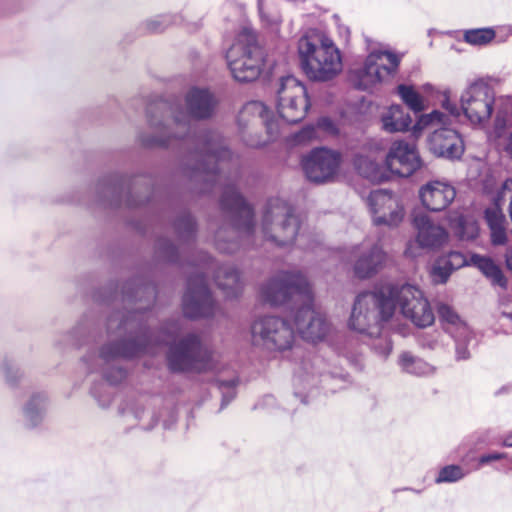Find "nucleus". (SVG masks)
Segmentation results:
<instances>
[{"label": "nucleus", "instance_id": "09e8293b", "mask_svg": "<svg viewBox=\"0 0 512 512\" xmlns=\"http://www.w3.org/2000/svg\"><path fill=\"white\" fill-rule=\"evenodd\" d=\"M2 372L6 381L11 385L15 384L22 376L20 369L13 363H5Z\"/></svg>", "mask_w": 512, "mask_h": 512}, {"label": "nucleus", "instance_id": "4d7b16f0", "mask_svg": "<svg viewBox=\"0 0 512 512\" xmlns=\"http://www.w3.org/2000/svg\"><path fill=\"white\" fill-rule=\"evenodd\" d=\"M183 224L188 234H192L195 230V222L191 216H186L183 219Z\"/></svg>", "mask_w": 512, "mask_h": 512}, {"label": "nucleus", "instance_id": "2eb2a0df", "mask_svg": "<svg viewBox=\"0 0 512 512\" xmlns=\"http://www.w3.org/2000/svg\"><path fill=\"white\" fill-rule=\"evenodd\" d=\"M341 155L327 148L314 149L302 162L306 177L315 183L334 180L338 175Z\"/></svg>", "mask_w": 512, "mask_h": 512}, {"label": "nucleus", "instance_id": "a19ab883", "mask_svg": "<svg viewBox=\"0 0 512 512\" xmlns=\"http://www.w3.org/2000/svg\"><path fill=\"white\" fill-rule=\"evenodd\" d=\"M492 200L497 208H501L506 200L509 201V215L512 220V178L504 181L497 193L492 197Z\"/></svg>", "mask_w": 512, "mask_h": 512}, {"label": "nucleus", "instance_id": "338daca9", "mask_svg": "<svg viewBox=\"0 0 512 512\" xmlns=\"http://www.w3.org/2000/svg\"><path fill=\"white\" fill-rule=\"evenodd\" d=\"M510 33L512 34V27L510 28Z\"/></svg>", "mask_w": 512, "mask_h": 512}, {"label": "nucleus", "instance_id": "c9c22d12", "mask_svg": "<svg viewBox=\"0 0 512 512\" xmlns=\"http://www.w3.org/2000/svg\"><path fill=\"white\" fill-rule=\"evenodd\" d=\"M355 167L360 175L372 182H381L384 179L380 165L367 156H358L355 159Z\"/></svg>", "mask_w": 512, "mask_h": 512}, {"label": "nucleus", "instance_id": "37998d69", "mask_svg": "<svg viewBox=\"0 0 512 512\" xmlns=\"http://www.w3.org/2000/svg\"><path fill=\"white\" fill-rule=\"evenodd\" d=\"M465 472L460 466L449 465L442 468L436 478V483H452L462 479Z\"/></svg>", "mask_w": 512, "mask_h": 512}, {"label": "nucleus", "instance_id": "a18cd8bd", "mask_svg": "<svg viewBox=\"0 0 512 512\" xmlns=\"http://www.w3.org/2000/svg\"><path fill=\"white\" fill-rule=\"evenodd\" d=\"M439 94L441 95L442 99H441V107L448 113L447 116L450 117H454L456 119H458L462 114H463V110L460 107H458V105L454 102H452L450 100V90L449 89H445L441 92H439Z\"/></svg>", "mask_w": 512, "mask_h": 512}, {"label": "nucleus", "instance_id": "b1692460", "mask_svg": "<svg viewBox=\"0 0 512 512\" xmlns=\"http://www.w3.org/2000/svg\"><path fill=\"white\" fill-rule=\"evenodd\" d=\"M252 119H260L266 126L267 133L271 139L276 138L280 133V123L278 120L270 119L266 105L260 101H250L244 105L238 116L240 126Z\"/></svg>", "mask_w": 512, "mask_h": 512}, {"label": "nucleus", "instance_id": "864d4df0", "mask_svg": "<svg viewBox=\"0 0 512 512\" xmlns=\"http://www.w3.org/2000/svg\"><path fill=\"white\" fill-rule=\"evenodd\" d=\"M508 131V129L506 130ZM497 141L504 151L512 158V131L507 135V132L501 138H492Z\"/></svg>", "mask_w": 512, "mask_h": 512}, {"label": "nucleus", "instance_id": "0eeeda50", "mask_svg": "<svg viewBox=\"0 0 512 512\" xmlns=\"http://www.w3.org/2000/svg\"><path fill=\"white\" fill-rule=\"evenodd\" d=\"M226 61L238 82H251L260 76L267 59L251 28L243 27L237 34L226 52Z\"/></svg>", "mask_w": 512, "mask_h": 512}, {"label": "nucleus", "instance_id": "20e7f679", "mask_svg": "<svg viewBox=\"0 0 512 512\" xmlns=\"http://www.w3.org/2000/svg\"><path fill=\"white\" fill-rule=\"evenodd\" d=\"M460 103L464 116L474 125L486 123L496 110L490 138H501L511 127L512 98H497L494 88L482 80L473 82L462 92Z\"/></svg>", "mask_w": 512, "mask_h": 512}, {"label": "nucleus", "instance_id": "de8ad7c7", "mask_svg": "<svg viewBox=\"0 0 512 512\" xmlns=\"http://www.w3.org/2000/svg\"><path fill=\"white\" fill-rule=\"evenodd\" d=\"M470 335L471 333L466 337L464 335H460V333L452 335L456 341V358L458 360H465L469 358L470 354L466 344L470 339Z\"/></svg>", "mask_w": 512, "mask_h": 512}, {"label": "nucleus", "instance_id": "cd10ccee", "mask_svg": "<svg viewBox=\"0 0 512 512\" xmlns=\"http://www.w3.org/2000/svg\"><path fill=\"white\" fill-rule=\"evenodd\" d=\"M47 397L43 393L33 394L23 408V416L27 427H35L44 418L47 409Z\"/></svg>", "mask_w": 512, "mask_h": 512}, {"label": "nucleus", "instance_id": "f8f14e48", "mask_svg": "<svg viewBox=\"0 0 512 512\" xmlns=\"http://www.w3.org/2000/svg\"><path fill=\"white\" fill-rule=\"evenodd\" d=\"M309 106L304 84L294 76L281 78L276 103L279 117L289 124L300 122L305 118Z\"/></svg>", "mask_w": 512, "mask_h": 512}, {"label": "nucleus", "instance_id": "bb28decb", "mask_svg": "<svg viewBox=\"0 0 512 512\" xmlns=\"http://www.w3.org/2000/svg\"><path fill=\"white\" fill-rule=\"evenodd\" d=\"M471 265L477 267L494 286L502 289L507 288V278L501 268L489 257L473 254L471 256Z\"/></svg>", "mask_w": 512, "mask_h": 512}, {"label": "nucleus", "instance_id": "13d9d810", "mask_svg": "<svg viewBox=\"0 0 512 512\" xmlns=\"http://www.w3.org/2000/svg\"><path fill=\"white\" fill-rule=\"evenodd\" d=\"M413 245H414V243L410 242L407 246L405 253L411 257H416L418 255V253L414 250Z\"/></svg>", "mask_w": 512, "mask_h": 512}, {"label": "nucleus", "instance_id": "4468645a", "mask_svg": "<svg viewBox=\"0 0 512 512\" xmlns=\"http://www.w3.org/2000/svg\"><path fill=\"white\" fill-rule=\"evenodd\" d=\"M349 259L353 263L354 275L359 279H368L384 268L388 256L378 241L365 239L351 247Z\"/></svg>", "mask_w": 512, "mask_h": 512}, {"label": "nucleus", "instance_id": "72a5a7b5", "mask_svg": "<svg viewBox=\"0 0 512 512\" xmlns=\"http://www.w3.org/2000/svg\"><path fill=\"white\" fill-rule=\"evenodd\" d=\"M486 220L491 231V241L493 245H504L507 241L505 219L503 215L496 210L486 211Z\"/></svg>", "mask_w": 512, "mask_h": 512}, {"label": "nucleus", "instance_id": "f704fd0d", "mask_svg": "<svg viewBox=\"0 0 512 512\" xmlns=\"http://www.w3.org/2000/svg\"><path fill=\"white\" fill-rule=\"evenodd\" d=\"M397 94L411 111L419 113L426 109L425 99L413 86L400 84L397 87Z\"/></svg>", "mask_w": 512, "mask_h": 512}, {"label": "nucleus", "instance_id": "e2e57ef3", "mask_svg": "<svg viewBox=\"0 0 512 512\" xmlns=\"http://www.w3.org/2000/svg\"><path fill=\"white\" fill-rule=\"evenodd\" d=\"M423 89H424L425 92H433V90H434V88H433V86L431 84H425L423 86Z\"/></svg>", "mask_w": 512, "mask_h": 512}, {"label": "nucleus", "instance_id": "39448f33", "mask_svg": "<svg viewBox=\"0 0 512 512\" xmlns=\"http://www.w3.org/2000/svg\"><path fill=\"white\" fill-rule=\"evenodd\" d=\"M217 106L214 94L206 88L192 87L185 95V110L180 107H171L172 119L163 123L150 116L149 122L155 130V136L147 144L167 145L172 138H182L190 130L191 120H204L210 118Z\"/></svg>", "mask_w": 512, "mask_h": 512}, {"label": "nucleus", "instance_id": "052dcab7", "mask_svg": "<svg viewBox=\"0 0 512 512\" xmlns=\"http://www.w3.org/2000/svg\"><path fill=\"white\" fill-rule=\"evenodd\" d=\"M502 445L506 447H512V432L503 438Z\"/></svg>", "mask_w": 512, "mask_h": 512}, {"label": "nucleus", "instance_id": "5fc2aeb1", "mask_svg": "<svg viewBox=\"0 0 512 512\" xmlns=\"http://www.w3.org/2000/svg\"><path fill=\"white\" fill-rule=\"evenodd\" d=\"M216 247L221 252L232 253L237 249V244L234 242L229 245L225 244L222 240V232L219 231L216 235Z\"/></svg>", "mask_w": 512, "mask_h": 512}, {"label": "nucleus", "instance_id": "69168bd1", "mask_svg": "<svg viewBox=\"0 0 512 512\" xmlns=\"http://www.w3.org/2000/svg\"><path fill=\"white\" fill-rule=\"evenodd\" d=\"M248 144H249L250 146H257V145H259V143H254V142H249Z\"/></svg>", "mask_w": 512, "mask_h": 512}, {"label": "nucleus", "instance_id": "5701e85b", "mask_svg": "<svg viewBox=\"0 0 512 512\" xmlns=\"http://www.w3.org/2000/svg\"><path fill=\"white\" fill-rule=\"evenodd\" d=\"M455 197V187L444 180L429 181L419 189V198L422 205L435 212L446 209Z\"/></svg>", "mask_w": 512, "mask_h": 512}, {"label": "nucleus", "instance_id": "dca6fc26", "mask_svg": "<svg viewBox=\"0 0 512 512\" xmlns=\"http://www.w3.org/2000/svg\"><path fill=\"white\" fill-rule=\"evenodd\" d=\"M385 166L392 174L409 177L421 168L422 160L415 144L396 140L388 149Z\"/></svg>", "mask_w": 512, "mask_h": 512}, {"label": "nucleus", "instance_id": "e433bc0d", "mask_svg": "<svg viewBox=\"0 0 512 512\" xmlns=\"http://www.w3.org/2000/svg\"><path fill=\"white\" fill-rule=\"evenodd\" d=\"M448 124L449 116H447V114L439 110H433L432 112L422 114L417 118L416 123L413 126V131L417 134L427 128H434L437 126L444 127Z\"/></svg>", "mask_w": 512, "mask_h": 512}, {"label": "nucleus", "instance_id": "ea45409f", "mask_svg": "<svg viewBox=\"0 0 512 512\" xmlns=\"http://www.w3.org/2000/svg\"><path fill=\"white\" fill-rule=\"evenodd\" d=\"M495 37V31L491 28H479L467 30L464 39L467 43L477 46L486 45Z\"/></svg>", "mask_w": 512, "mask_h": 512}, {"label": "nucleus", "instance_id": "7c9ffc66", "mask_svg": "<svg viewBox=\"0 0 512 512\" xmlns=\"http://www.w3.org/2000/svg\"><path fill=\"white\" fill-rule=\"evenodd\" d=\"M437 308L440 320L447 325L446 329L451 335L460 333V335H464L466 337L470 334V330L466 323L459 317L451 306L440 303Z\"/></svg>", "mask_w": 512, "mask_h": 512}, {"label": "nucleus", "instance_id": "c03bdc74", "mask_svg": "<svg viewBox=\"0 0 512 512\" xmlns=\"http://www.w3.org/2000/svg\"><path fill=\"white\" fill-rule=\"evenodd\" d=\"M173 23H176L175 16L170 14L157 15L146 22V27L151 32H161Z\"/></svg>", "mask_w": 512, "mask_h": 512}, {"label": "nucleus", "instance_id": "c85d7f7f", "mask_svg": "<svg viewBox=\"0 0 512 512\" xmlns=\"http://www.w3.org/2000/svg\"><path fill=\"white\" fill-rule=\"evenodd\" d=\"M215 282L228 297H235L242 288L238 271L230 265L222 266L215 274Z\"/></svg>", "mask_w": 512, "mask_h": 512}, {"label": "nucleus", "instance_id": "393cba45", "mask_svg": "<svg viewBox=\"0 0 512 512\" xmlns=\"http://www.w3.org/2000/svg\"><path fill=\"white\" fill-rule=\"evenodd\" d=\"M381 129L387 133L405 132L410 128L412 119L400 105H391L380 116Z\"/></svg>", "mask_w": 512, "mask_h": 512}, {"label": "nucleus", "instance_id": "2f4dec72", "mask_svg": "<svg viewBox=\"0 0 512 512\" xmlns=\"http://www.w3.org/2000/svg\"><path fill=\"white\" fill-rule=\"evenodd\" d=\"M450 227L461 241H472L479 234V226L475 219L468 216L451 218Z\"/></svg>", "mask_w": 512, "mask_h": 512}, {"label": "nucleus", "instance_id": "0e129e2a", "mask_svg": "<svg viewBox=\"0 0 512 512\" xmlns=\"http://www.w3.org/2000/svg\"><path fill=\"white\" fill-rule=\"evenodd\" d=\"M114 325V319H110L109 322H108V328L111 329Z\"/></svg>", "mask_w": 512, "mask_h": 512}, {"label": "nucleus", "instance_id": "f257e3e1", "mask_svg": "<svg viewBox=\"0 0 512 512\" xmlns=\"http://www.w3.org/2000/svg\"><path fill=\"white\" fill-rule=\"evenodd\" d=\"M261 297L271 305H282L291 301V318L304 340L317 343L330 333L329 322L313 307L310 284L301 273L276 274L261 287Z\"/></svg>", "mask_w": 512, "mask_h": 512}, {"label": "nucleus", "instance_id": "4c0bfd02", "mask_svg": "<svg viewBox=\"0 0 512 512\" xmlns=\"http://www.w3.org/2000/svg\"><path fill=\"white\" fill-rule=\"evenodd\" d=\"M258 9L263 26L275 35H279L281 16L275 9L268 6L265 0H258Z\"/></svg>", "mask_w": 512, "mask_h": 512}, {"label": "nucleus", "instance_id": "79ce46f5", "mask_svg": "<svg viewBox=\"0 0 512 512\" xmlns=\"http://www.w3.org/2000/svg\"><path fill=\"white\" fill-rule=\"evenodd\" d=\"M452 272V268L441 256L433 264L430 274L434 283L443 284L449 279Z\"/></svg>", "mask_w": 512, "mask_h": 512}, {"label": "nucleus", "instance_id": "f03ea898", "mask_svg": "<svg viewBox=\"0 0 512 512\" xmlns=\"http://www.w3.org/2000/svg\"><path fill=\"white\" fill-rule=\"evenodd\" d=\"M393 316V304L388 294L364 292L354 302L348 326L351 330L373 338L372 348L386 358L392 351V342L386 328Z\"/></svg>", "mask_w": 512, "mask_h": 512}, {"label": "nucleus", "instance_id": "6e6552de", "mask_svg": "<svg viewBox=\"0 0 512 512\" xmlns=\"http://www.w3.org/2000/svg\"><path fill=\"white\" fill-rule=\"evenodd\" d=\"M299 228V219L286 201L280 198L268 201L261 222V233L266 241L279 247L291 245L297 236L302 241Z\"/></svg>", "mask_w": 512, "mask_h": 512}, {"label": "nucleus", "instance_id": "49530a36", "mask_svg": "<svg viewBox=\"0 0 512 512\" xmlns=\"http://www.w3.org/2000/svg\"><path fill=\"white\" fill-rule=\"evenodd\" d=\"M452 270L460 269L466 265H471V259L468 258L461 252L451 251L447 255L442 256Z\"/></svg>", "mask_w": 512, "mask_h": 512}, {"label": "nucleus", "instance_id": "58836bf2", "mask_svg": "<svg viewBox=\"0 0 512 512\" xmlns=\"http://www.w3.org/2000/svg\"><path fill=\"white\" fill-rule=\"evenodd\" d=\"M318 130L335 133L336 127L332 120L327 117L320 118L317 122V126H306L296 136L298 142H306L313 140L318 137Z\"/></svg>", "mask_w": 512, "mask_h": 512}, {"label": "nucleus", "instance_id": "aec40b11", "mask_svg": "<svg viewBox=\"0 0 512 512\" xmlns=\"http://www.w3.org/2000/svg\"><path fill=\"white\" fill-rule=\"evenodd\" d=\"M221 205L224 210L233 215L238 231L247 235L254 231L252 208L246 203L234 185L225 188Z\"/></svg>", "mask_w": 512, "mask_h": 512}, {"label": "nucleus", "instance_id": "680f3d73", "mask_svg": "<svg viewBox=\"0 0 512 512\" xmlns=\"http://www.w3.org/2000/svg\"><path fill=\"white\" fill-rule=\"evenodd\" d=\"M130 325L129 318H126L122 320L119 324V329H127V327Z\"/></svg>", "mask_w": 512, "mask_h": 512}, {"label": "nucleus", "instance_id": "f3484780", "mask_svg": "<svg viewBox=\"0 0 512 512\" xmlns=\"http://www.w3.org/2000/svg\"><path fill=\"white\" fill-rule=\"evenodd\" d=\"M368 205L375 225L398 226L404 217V209L391 192L378 189L370 193Z\"/></svg>", "mask_w": 512, "mask_h": 512}, {"label": "nucleus", "instance_id": "3c124183", "mask_svg": "<svg viewBox=\"0 0 512 512\" xmlns=\"http://www.w3.org/2000/svg\"><path fill=\"white\" fill-rule=\"evenodd\" d=\"M219 388L223 394V405H226L235 397V380L221 381Z\"/></svg>", "mask_w": 512, "mask_h": 512}, {"label": "nucleus", "instance_id": "9d476101", "mask_svg": "<svg viewBox=\"0 0 512 512\" xmlns=\"http://www.w3.org/2000/svg\"><path fill=\"white\" fill-rule=\"evenodd\" d=\"M400 56L390 51H372L363 66L350 72L352 84L360 90H370L382 83L398 69Z\"/></svg>", "mask_w": 512, "mask_h": 512}, {"label": "nucleus", "instance_id": "a211bd4d", "mask_svg": "<svg viewBox=\"0 0 512 512\" xmlns=\"http://www.w3.org/2000/svg\"><path fill=\"white\" fill-rule=\"evenodd\" d=\"M214 302L202 275L191 277L183 297V311L189 318L208 317L213 314Z\"/></svg>", "mask_w": 512, "mask_h": 512}, {"label": "nucleus", "instance_id": "9b49d317", "mask_svg": "<svg viewBox=\"0 0 512 512\" xmlns=\"http://www.w3.org/2000/svg\"><path fill=\"white\" fill-rule=\"evenodd\" d=\"M251 338L255 345L270 351L282 352L292 348L295 334L286 320L275 316H265L252 323Z\"/></svg>", "mask_w": 512, "mask_h": 512}, {"label": "nucleus", "instance_id": "8fccbe9b", "mask_svg": "<svg viewBox=\"0 0 512 512\" xmlns=\"http://www.w3.org/2000/svg\"><path fill=\"white\" fill-rule=\"evenodd\" d=\"M102 373L104 377L111 384H117L121 382L126 377V371L120 367H111L110 370L103 369Z\"/></svg>", "mask_w": 512, "mask_h": 512}, {"label": "nucleus", "instance_id": "4be33fe9", "mask_svg": "<svg viewBox=\"0 0 512 512\" xmlns=\"http://www.w3.org/2000/svg\"><path fill=\"white\" fill-rule=\"evenodd\" d=\"M413 226L417 231L415 243L419 248L437 250L448 242V232L424 213L414 215Z\"/></svg>", "mask_w": 512, "mask_h": 512}, {"label": "nucleus", "instance_id": "603ef678", "mask_svg": "<svg viewBox=\"0 0 512 512\" xmlns=\"http://www.w3.org/2000/svg\"><path fill=\"white\" fill-rule=\"evenodd\" d=\"M501 315L512 322V298L503 296L499 302Z\"/></svg>", "mask_w": 512, "mask_h": 512}, {"label": "nucleus", "instance_id": "ddd939ff", "mask_svg": "<svg viewBox=\"0 0 512 512\" xmlns=\"http://www.w3.org/2000/svg\"><path fill=\"white\" fill-rule=\"evenodd\" d=\"M198 165L196 175L205 181H219L221 172L231 158V152L223 145L218 135H205L201 139V147L196 151Z\"/></svg>", "mask_w": 512, "mask_h": 512}, {"label": "nucleus", "instance_id": "423d86ee", "mask_svg": "<svg viewBox=\"0 0 512 512\" xmlns=\"http://www.w3.org/2000/svg\"><path fill=\"white\" fill-rule=\"evenodd\" d=\"M177 333V324L161 332V341L170 344L167 359L171 370L201 372L216 369L214 354L201 344L198 336L191 334L175 343Z\"/></svg>", "mask_w": 512, "mask_h": 512}, {"label": "nucleus", "instance_id": "412c9836", "mask_svg": "<svg viewBox=\"0 0 512 512\" xmlns=\"http://www.w3.org/2000/svg\"><path fill=\"white\" fill-rule=\"evenodd\" d=\"M429 150L436 156L458 159L464 152V143L459 133L451 128L435 129L428 138Z\"/></svg>", "mask_w": 512, "mask_h": 512}, {"label": "nucleus", "instance_id": "a878e982", "mask_svg": "<svg viewBox=\"0 0 512 512\" xmlns=\"http://www.w3.org/2000/svg\"><path fill=\"white\" fill-rule=\"evenodd\" d=\"M327 363L320 355L308 356L299 365L295 372V381L299 383L314 384L318 377L326 371Z\"/></svg>", "mask_w": 512, "mask_h": 512}, {"label": "nucleus", "instance_id": "7ed1b4c3", "mask_svg": "<svg viewBox=\"0 0 512 512\" xmlns=\"http://www.w3.org/2000/svg\"><path fill=\"white\" fill-rule=\"evenodd\" d=\"M300 67L308 79L327 82L343 71V57L340 49L327 34L308 30L297 44Z\"/></svg>", "mask_w": 512, "mask_h": 512}, {"label": "nucleus", "instance_id": "473e14b6", "mask_svg": "<svg viewBox=\"0 0 512 512\" xmlns=\"http://www.w3.org/2000/svg\"><path fill=\"white\" fill-rule=\"evenodd\" d=\"M125 417H133L144 430L153 428L158 422L157 414L142 403H135L124 411Z\"/></svg>", "mask_w": 512, "mask_h": 512}, {"label": "nucleus", "instance_id": "6e6d98bb", "mask_svg": "<svg viewBox=\"0 0 512 512\" xmlns=\"http://www.w3.org/2000/svg\"><path fill=\"white\" fill-rule=\"evenodd\" d=\"M506 456L507 455L505 453H498V452L485 454L479 458V464L480 465L488 464L492 461L504 459V458H506Z\"/></svg>", "mask_w": 512, "mask_h": 512}, {"label": "nucleus", "instance_id": "bf43d9fd", "mask_svg": "<svg viewBox=\"0 0 512 512\" xmlns=\"http://www.w3.org/2000/svg\"><path fill=\"white\" fill-rule=\"evenodd\" d=\"M505 262L507 268L512 272V251H509L505 255Z\"/></svg>", "mask_w": 512, "mask_h": 512}, {"label": "nucleus", "instance_id": "6ab92c4d", "mask_svg": "<svg viewBox=\"0 0 512 512\" xmlns=\"http://www.w3.org/2000/svg\"><path fill=\"white\" fill-rule=\"evenodd\" d=\"M160 347V336L157 339H152L146 334H142L135 339L125 341L121 344L105 345L97 358L99 362L98 365H107L110 361L118 357L130 358L140 353L156 354Z\"/></svg>", "mask_w": 512, "mask_h": 512}, {"label": "nucleus", "instance_id": "c756f323", "mask_svg": "<svg viewBox=\"0 0 512 512\" xmlns=\"http://www.w3.org/2000/svg\"><path fill=\"white\" fill-rule=\"evenodd\" d=\"M398 365L405 373L414 376H431L436 368L423 359L414 356L410 352H402L398 357Z\"/></svg>", "mask_w": 512, "mask_h": 512}, {"label": "nucleus", "instance_id": "1a4fd4ad", "mask_svg": "<svg viewBox=\"0 0 512 512\" xmlns=\"http://www.w3.org/2000/svg\"><path fill=\"white\" fill-rule=\"evenodd\" d=\"M393 311L398 306L402 315L417 327H427L435 320L434 312L423 292L416 286L404 284L388 288Z\"/></svg>", "mask_w": 512, "mask_h": 512}]
</instances>
